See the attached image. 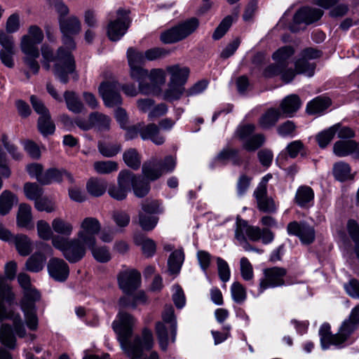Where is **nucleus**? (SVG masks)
<instances>
[{"label":"nucleus","mask_w":359,"mask_h":359,"mask_svg":"<svg viewBox=\"0 0 359 359\" xmlns=\"http://www.w3.org/2000/svg\"><path fill=\"white\" fill-rule=\"evenodd\" d=\"M53 231L63 236H70L74 231L73 224L61 217H55L51 222Z\"/></svg>","instance_id":"473e14b6"},{"label":"nucleus","mask_w":359,"mask_h":359,"mask_svg":"<svg viewBox=\"0 0 359 359\" xmlns=\"http://www.w3.org/2000/svg\"><path fill=\"white\" fill-rule=\"evenodd\" d=\"M107 182L95 178L90 179L86 184L87 191L93 196H102L107 189Z\"/></svg>","instance_id":"a18cd8bd"},{"label":"nucleus","mask_w":359,"mask_h":359,"mask_svg":"<svg viewBox=\"0 0 359 359\" xmlns=\"http://www.w3.org/2000/svg\"><path fill=\"white\" fill-rule=\"evenodd\" d=\"M45 262V256L42 253L36 252L26 262V268L32 272H39L43 269Z\"/></svg>","instance_id":"49530a36"},{"label":"nucleus","mask_w":359,"mask_h":359,"mask_svg":"<svg viewBox=\"0 0 359 359\" xmlns=\"http://www.w3.org/2000/svg\"><path fill=\"white\" fill-rule=\"evenodd\" d=\"M38 129L43 135H51L54 133L55 126L52 121L50 114L41 116L37 123Z\"/></svg>","instance_id":"8fccbe9b"},{"label":"nucleus","mask_w":359,"mask_h":359,"mask_svg":"<svg viewBox=\"0 0 359 359\" xmlns=\"http://www.w3.org/2000/svg\"><path fill=\"white\" fill-rule=\"evenodd\" d=\"M281 116V112L276 109H269L259 118V123L262 128L273 126Z\"/></svg>","instance_id":"a19ab883"},{"label":"nucleus","mask_w":359,"mask_h":359,"mask_svg":"<svg viewBox=\"0 0 359 359\" xmlns=\"http://www.w3.org/2000/svg\"><path fill=\"white\" fill-rule=\"evenodd\" d=\"M265 138L261 135H255L248 138L243 143V148L248 151H254L264 142Z\"/></svg>","instance_id":"0e129e2a"},{"label":"nucleus","mask_w":359,"mask_h":359,"mask_svg":"<svg viewBox=\"0 0 359 359\" xmlns=\"http://www.w3.org/2000/svg\"><path fill=\"white\" fill-rule=\"evenodd\" d=\"M158 222V218L152 215L140 212L138 215V223L144 231H151L155 228Z\"/></svg>","instance_id":"3c124183"},{"label":"nucleus","mask_w":359,"mask_h":359,"mask_svg":"<svg viewBox=\"0 0 359 359\" xmlns=\"http://www.w3.org/2000/svg\"><path fill=\"white\" fill-rule=\"evenodd\" d=\"M127 59L129 66L142 65L146 61L144 53L132 47L127 50Z\"/></svg>","instance_id":"e2e57ef3"},{"label":"nucleus","mask_w":359,"mask_h":359,"mask_svg":"<svg viewBox=\"0 0 359 359\" xmlns=\"http://www.w3.org/2000/svg\"><path fill=\"white\" fill-rule=\"evenodd\" d=\"M92 128H96L99 131H109L111 128V118L106 114L95 111L90 114Z\"/></svg>","instance_id":"c756f323"},{"label":"nucleus","mask_w":359,"mask_h":359,"mask_svg":"<svg viewBox=\"0 0 359 359\" xmlns=\"http://www.w3.org/2000/svg\"><path fill=\"white\" fill-rule=\"evenodd\" d=\"M132 186L134 194L137 197H143L147 195L149 191V184L145 182L140 177H137L134 174V179L130 184Z\"/></svg>","instance_id":"864d4df0"},{"label":"nucleus","mask_w":359,"mask_h":359,"mask_svg":"<svg viewBox=\"0 0 359 359\" xmlns=\"http://www.w3.org/2000/svg\"><path fill=\"white\" fill-rule=\"evenodd\" d=\"M247 238L254 242L258 241L260 239L259 227L249 225L247 221L237 217L235 238L245 251H254L260 253L262 250L253 248L248 242Z\"/></svg>","instance_id":"39448f33"},{"label":"nucleus","mask_w":359,"mask_h":359,"mask_svg":"<svg viewBox=\"0 0 359 359\" xmlns=\"http://www.w3.org/2000/svg\"><path fill=\"white\" fill-rule=\"evenodd\" d=\"M123 159L125 163L134 170H137L141 165V156L136 149H129L124 151Z\"/></svg>","instance_id":"de8ad7c7"},{"label":"nucleus","mask_w":359,"mask_h":359,"mask_svg":"<svg viewBox=\"0 0 359 359\" xmlns=\"http://www.w3.org/2000/svg\"><path fill=\"white\" fill-rule=\"evenodd\" d=\"M59 24L63 34V46L58 48L56 55H54L50 48L43 46L41 49L43 58L42 63L43 67L49 70L50 62H54L53 74L55 78L61 83H67L70 76L74 80L78 79L74 60L71 53L76 47L72 36L80 32L81 24L79 19L74 15L68 18L60 17Z\"/></svg>","instance_id":"f257e3e1"},{"label":"nucleus","mask_w":359,"mask_h":359,"mask_svg":"<svg viewBox=\"0 0 359 359\" xmlns=\"http://www.w3.org/2000/svg\"><path fill=\"white\" fill-rule=\"evenodd\" d=\"M66 179L69 183H74V177L71 173L65 170H59L50 168L43 173V177L40 178V183L42 184H49L53 182H60Z\"/></svg>","instance_id":"aec40b11"},{"label":"nucleus","mask_w":359,"mask_h":359,"mask_svg":"<svg viewBox=\"0 0 359 359\" xmlns=\"http://www.w3.org/2000/svg\"><path fill=\"white\" fill-rule=\"evenodd\" d=\"M34 207L39 211H45L48 213L54 212L56 209L55 202L48 197L39 198L34 203Z\"/></svg>","instance_id":"338daca9"},{"label":"nucleus","mask_w":359,"mask_h":359,"mask_svg":"<svg viewBox=\"0 0 359 359\" xmlns=\"http://www.w3.org/2000/svg\"><path fill=\"white\" fill-rule=\"evenodd\" d=\"M323 14V11L319 8L304 7L295 13L293 20L295 24L309 25L318 20Z\"/></svg>","instance_id":"6ab92c4d"},{"label":"nucleus","mask_w":359,"mask_h":359,"mask_svg":"<svg viewBox=\"0 0 359 359\" xmlns=\"http://www.w3.org/2000/svg\"><path fill=\"white\" fill-rule=\"evenodd\" d=\"M25 196L31 201L36 202L43 195V189L36 183H25L23 187Z\"/></svg>","instance_id":"4d7b16f0"},{"label":"nucleus","mask_w":359,"mask_h":359,"mask_svg":"<svg viewBox=\"0 0 359 359\" xmlns=\"http://www.w3.org/2000/svg\"><path fill=\"white\" fill-rule=\"evenodd\" d=\"M168 327H167L164 323L158 322L156 325V332L158 336V339L159 341L160 346L162 349L165 350L168 342H169V337H168ZM170 334V330H169Z\"/></svg>","instance_id":"052dcab7"},{"label":"nucleus","mask_w":359,"mask_h":359,"mask_svg":"<svg viewBox=\"0 0 359 359\" xmlns=\"http://www.w3.org/2000/svg\"><path fill=\"white\" fill-rule=\"evenodd\" d=\"M14 299L15 296L11 292V287L6 283L4 278H0V321L4 319L12 320L14 332L17 336L23 338L27 334L20 314L12 311H8L3 304L4 301L11 304Z\"/></svg>","instance_id":"7ed1b4c3"},{"label":"nucleus","mask_w":359,"mask_h":359,"mask_svg":"<svg viewBox=\"0 0 359 359\" xmlns=\"http://www.w3.org/2000/svg\"><path fill=\"white\" fill-rule=\"evenodd\" d=\"M134 174L129 170H121L117 177V184H111L108 189L109 195L117 201L124 200L130 191V184Z\"/></svg>","instance_id":"9d476101"},{"label":"nucleus","mask_w":359,"mask_h":359,"mask_svg":"<svg viewBox=\"0 0 359 359\" xmlns=\"http://www.w3.org/2000/svg\"><path fill=\"white\" fill-rule=\"evenodd\" d=\"M121 144L118 143H109L100 141L97 144L99 152L104 157L115 156L121 151Z\"/></svg>","instance_id":"37998d69"},{"label":"nucleus","mask_w":359,"mask_h":359,"mask_svg":"<svg viewBox=\"0 0 359 359\" xmlns=\"http://www.w3.org/2000/svg\"><path fill=\"white\" fill-rule=\"evenodd\" d=\"M314 192L313 189L308 186L299 187L296 192L295 202L300 207H304L313 200Z\"/></svg>","instance_id":"58836bf2"},{"label":"nucleus","mask_w":359,"mask_h":359,"mask_svg":"<svg viewBox=\"0 0 359 359\" xmlns=\"http://www.w3.org/2000/svg\"><path fill=\"white\" fill-rule=\"evenodd\" d=\"M199 26L198 20L192 18L177 26L163 32L161 40L164 43H172L181 41L194 32Z\"/></svg>","instance_id":"423d86ee"},{"label":"nucleus","mask_w":359,"mask_h":359,"mask_svg":"<svg viewBox=\"0 0 359 359\" xmlns=\"http://www.w3.org/2000/svg\"><path fill=\"white\" fill-rule=\"evenodd\" d=\"M36 301H27L22 299L20 305L25 316V325L31 331H36L39 327V318L36 314L35 302Z\"/></svg>","instance_id":"dca6fc26"},{"label":"nucleus","mask_w":359,"mask_h":359,"mask_svg":"<svg viewBox=\"0 0 359 359\" xmlns=\"http://www.w3.org/2000/svg\"><path fill=\"white\" fill-rule=\"evenodd\" d=\"M100 229L101 224L97 218L86 217L80 222L76 236L87 245H93L97 243L96 236Z\"/></svg>","instance_id":"0eeeda50"},{"label":"nucleus","mask_w":359,"mask_h":359,"mask_svg":"<svg viewBox=\"0 0 359 359\" xmlns=\"http://www.w3.org/2000/svg\"><path fill=\"white\" fill-rule=\"evenodd\" d=\"M88 249L91 252L93 257L100 263H107L111 259V254L109 247L93 244L87 245Z\"/></svg>","instance_id":"7c9ffc66"},{"label":"nucleus","mask_w":359,"mask_h":359,"mask_svg":"<svg viewBox=\"0 0 359 359\" xmlns=\"http://www.w3.org/2000/svg\"><path fill=\"white\" fill-rule=\"evenodd\" d=\"M17 224L21 228L33 229L32 208L29 205L20 204L17 213Z\"/></svg>","instance_id":"5701e85b"},{"label":"nucleus","mask_w":359,"mask_h":359,"mask_svg":"<svg viewBox=\"0 0 359 359\" xmlns=\"http://www.w3.org/2000/svg\"><path fill=\"white\" fill-rule=\"evenodd\" d=\"M302 102L297 95L292 94L285 97L281 102L280 107L282 114L286 117H291L301 107Z\"/></svg>","instance_id":"4be33fe9"},{"label":"nucleus","mask_w":359,"mask_h":359,"mask_svg":"<svg viewBox=\"0 0 359 359\" xmlns=\"http://www.w3.org/2000/svg\"><path fill=\"white\" fill-rule=\"evenodd\" d=\"M140 136L142 140L149 139L157 145L162 144L165 141L164 137L159 135L158 127L154 123L149 124L147 126L142 124Z\"/></svg>","instance_id":"a878e982"},{"label":"nucleus","mask_w":359,"mask_h":359,"mask_svg":"<svg viewBox=\"0 0 359 359\" xmlns=\"http://www.w3.org/2000/svg\"><path fill=\"white\" fill-rule=\"evenodd\" d=\"M341 332L340 328L337 334L332 335L330 325L327 323L322 325L319 330V334L323 348L326 349L331 344L338 346L344 342L348 337V335L341 334Z\"/></svg>","instance_id":"a211bd4d"},{"label":"nucleus","mask_w":359,"mask_h":359,"mask_svg":"<svg viewBox=\"0 0 359 359\" xmlns=\"http://www.w3.org/2000/svg\"><path fill=\"white\" fill-rule=\"evenodd\" d=\"M43 39L42 30L36 25L29 27L28 34L21 40V50L26 55L38 57L39 55L37 45Z\"/></svg>","instance_id":"1a4fd4ad"},{"label":"nucleus","mask_w":359,"mask_h":359,"mask_svg":"<svg viewBox=\"0 0 359 359\" xmlns=\"http://www.w3.org/2000/svg\"><path fill=\"white\" fill-rule=\"evenodd\" d=\"M254 196L257 203V207L259 210L265 212H273L276 210L273 200L267 196V191L260 194L258 191H254Z\"/></svg>","instance_id":"2f4dec72"},{"label":"nucleus","mask_w":359,"mask_h":359,"mask_svg":"<svg viewBox=\"0 0 359 359\" xmlns=\"http://www.w3.org/2000/svg\"><path fill=\"white\" fill-rule=\"evenodd\" d=\"M315 68V64L305 58L300 57L295 62V70L297 74H305L310 77L313 75Z\"/></svg>","instance_id":"6e6d98bb"},{"label":"nucleus","mask_w":359,"mask_h":359,"mask_svg":"<svg viewBox=\"0 0 359 359\" xmlns=\"http://www.w3.org/2000/svg\"><path fill=\"white\" fill-rule=\"evenodd\" d=\"M11 241L20 255L26 257L32 251V242L27 236L18 234Z\"/></svg>","instance_id":"c85d7f7f"},{"label":"nucleus","mask_w":359,"mask_h":359,"mask_svg":"<svg viewBox=\"0 0 359 359\" xmlns=\"http://www.w3.org/2000/svg\"><path fill=\"white\" fill-rule=\"evenodd\" d=\"M184 255L182 250H175L169 257L168 261V270L172 274H177L184 262Z\"/></svg>","instance_id":"ea45409f"},{"label":"nucleus","mask_w":359,"mask_h":359,"mask_svg":"<svg viewBox=\"0 0 359 359\" xmlns=\"http://www.w3.org/2000/svg\"><path fill=\"white\" fill-rule=\"evenodd\" d=\"M136 322L131 314L119 311L116 320L112 323L122 351L130 359H159L158 354L155 351L151 352L148 356L144 354L145 351L151 349L154 343L149 330L144 329L141 336L130 339Z\"/></svg>","instance_id":"f03ea898"},{"label":"nucleus","mask_w":359,"mask_h":359,"mask_svg":"<svg viewBox=\"0 0 359 359\" xmlns=\"http://www.w3.org/2000/svg\"><path fill=\"white\" fill-rule=\"evenodd\" d=\"M130 25L128 12L123 9L117 11L116 19L109 22L107 36L111 41H118L127 32Z\"/></svg>","instance_id":"9b49d317"},{"label":"nucleus","mask_w":359,"mask_h":359,"mask_svg":"<svg viewBox=\"0 0 359 359\" xmlns=\"http://www.w3.org/2000/svg\"><path fill=\"white\" fill-rule=\"evenodd\" d=\"M49 276L56 281L63 282L69 276V269L68 264L62 259L53 257L49 259L47 264Z\"/></svg>","instance_id":"4468645a"},{"label":"nucleus","mask_w":359,"mask_h":359,"mask_svg":"<svg viewBox=\"0 0 359 359\" xmlns=\"http://www.w3.org/2000/svg\"><path fill=\"white\" fill-rule=\"evenodd\" d=\"M287 231L289 235L297 236L301 242L305 245L312 243L316 238V231L313 226L304 222L293 221L290 222L287 226Z\"/></svg>","instance_id":"ddd939ff"},{"label":"nucleus","mask_w":359,"mask_h":359,"mask_svg":"<svg viewBox=\"0 0 359 359\" xmlns=\"http://www.w3.org/2000/svg\"><path fill=\"white\" fill-rule=\"evenodd\" d=\"M217 158L219 161L231 160L235 165H238L241 162L239 150L235 149H224L218 154Z\"/></svg>","instance_id":"680f3d73"},{"label":"nucleus","mask_w":359,"mask_h":359,"mask_svg":"<svg viewBox=\"0 0 359 359\" xmlns=\"http://www.w3.org/2000/svg\"><path fill=\"white\" fill-rule=\"evenodd\" d=\"M231 293L233 300L238 303H243L246 299V291L244 287L238 282L231 285Z\"/></svg>","instance_id":"774afa93"},{"label":"nucleus","mask_w":359,"mask_h":359,"mask_svg":"<svg viewBox=\"0 0 359 359\" xmlns=\"http://www.w3.org/2000/svg\"><path fill=\"white\" fill-rule=\"evenodd\" d=\"M333 174L337 180L341 182L353 177L351 173L350 165L344 161L337 162L334 165Z\"/></svg>","instance_id":"c03bdc74"},{"label":"nucleus","mask_w":359,"mask_h":359,"mask_svg":"<svg viewBox=\"0 0 359 359\" xmlns=\"http://www.w3.org/2000/svg\"><path fill=\"white\" fill-rule=\"evenodd\" d=\"M285 66L277 67L273 65L269 66L264 72L266 76H273L280 75L281 79L285 82L289 83L294 78L295 74H297L296 70L292 69H285Z\"/></svg>","instance_id":"bb28decb"},{"label":"nucleus","mask_w":359,"mask_h":359,"mask_svg":"<svg viewBox=\"0 0 359 359\" xmlns=\"http://www.w3.org/2000/svg\"><path fill=\"white\" fill-rule=\"evenodd\" d=\"M53 246L62 252L65 258L71 263L81 260L86 253L87 245L79 241L76 236L67 239L63 236H55L51 241Z\"/></svg>","instance_id":"20e7f679"},{"label":"nucleus","mask_w":359,"mask_h":359,"mask_svg":"<svg viewBox=\"0 0 359 359\" xmlns=\"http://www.w3.org/2000/svg\"><path fill=\"white\" fill-rule=\"evenodd\" d=\"M18 280L24 290V297L22 299H27V301H39L40 294L35 289L32 288L30 278L28 275L21 273L18 276Z\"/></svg>","instance_id":"b1692460"},{"label":"nucleus","mask_w":359,"mask_h":359,"mask_svg":"<svg viewBox=\"0 0 359 359\" xmlns=\"http://www.w3.org/2000/svg\"><path fill=\"white\" fill-rule=\"evenodd\" d=\"M130 76L139 81L140 92L143 94H149L151 93V88L149 86L145 85L143 80L149 76L148 71L143 69L141 65L129 66Z\"/></svg>","instance_id":"393cba45"},{"label":"nucleus","mask_w":359,"mask_h":359,"mask_svg":"<svg viewBox=\"0 0 359 359\" xmlns=\"http://www.w3.org/2000/svg\"><path fill=\"white\" fill-rule=\"evenodd\" d=\"M118 285L126 294H130L140 284V274L135 270L124 271L118 275Z\"/></svg>","instance_id":"2eb2a0df"},{"label":"nucleus","mask_w":359,"mask_h":359,"mask_svg":"<svg viewBox=\"0 0 359 359\" xmlns=\"http://www.w3.org/2000/svg\"><path fill=\"white\" fill-rule=\"evenodd\" d=\"M142 174L146 179L154 181L159 178L163 174V171L156 159H152L143 164Z\"/></svg>","instance_id":"cd10ccee"},{"label":"nucleus","mask_w":359,"mask_h":359,"mask_svg":"<svg viewBox=\"0 0 359 359\" xmlns=\"http://www.w3.org/2000/svg\"><path fill=\"white\" fill-rule=\"evenodd\" d=\"M17 202L18 198L14 194L8 190L4 191L0 195V215L8 214Z\"/></svg>","instance_id":"f704fd0d"},{"label":"nucleus","mask_w":359,"mask_h":359,"mask_svg":"<svg viewBox=\"0 0 359 359\" xmlns=\"http://www.w3.org/2000/svg\"><path fill=\"white\" fill-rule=\"evenodd\" d=\"M331 104L328 97H318L307 104L306 111L309 114H320Z\"/></svg>","instance_id":"4c0bfd02"},{"label":"nucleus","mask_w":359,"mask_h":359,"mask_svg":"<svg viewBox=\"0 0 359 359\" xmlns=\"http://www.w3.org/2000/svg\"><path fill=\"white\" fill-rule=\"evenodd\" d=\"M166 72L170 76L169 83L172 84L184 85L189 74V69L188 67H181L179 65L168 66Z\"/></svg>","instance_id":"412c9836"},{"label":"nucleus","mask_w":359,"mask_h":359,"mask_svg":"<svg viewBox=\"0 0 359 359\" xmlns=\"http://www.w3.org/2000/svg\"><path fill=\"white\" fill-rule=\"evenodd\" d=\"M337 131V126H331L320 132L316 136V140L321 148L325 147L333 139Z\"/></svg>","instance_id":"bf43d9fd"},{"label":"nucleus","mask_w":359,"mask_h":359,"mask_svg":"<svg viewBox=\"0 0 359 359\" xmlns=\"http://www.w3.org/2000/svg\"><path fill=\"white\" fill-rule=\"evenodd\" d=\"M183 86L168 83V87L164 92V99L170 102L179 100L184 93Z\"/></svg>","instance_id":"5fc2aeb1"},{"label":"nucleus","mask_w":359,"mask_h":359,"mask_svg":"<svg viewBox=\"0 0 359 359\" xmlns=\"http://www.w3.org/2000/svg\"><path fill=\"white\" fill-rule=\"evenodd\" d=\"M294 54V48L290 46H285L278 48L273 55L272 58L276 62L277 67L286 66L288 60Z\"/></svg>","instance_id":"c9c22d12"},{"label":"nucleus","mask_w":359,"mask_h":359,"mask_svg":"<svg viewBox=\"0 0 359 359\" xmlns=\"http://www.w3.org/2000/svg\"><path fill=\"white\" fill-rule=\"evenodd\" d=\"M65 100L68 109L78 114L83 111L84 107L77 95L73 91L67 90L64 93Z\"/></svg>","instance_id":"79ce46f5"},{"label":"nucleus","mask_w":359,"mask_h":359,"mask_svg":"<svg viewBox=\"0 0 359 359\" xmlns=\"http://www.w3.org/2000/svg\"><path fill=\"white\" fill-rule=\"evenodd\" d=\"M162 318L163 322L169 325L171 333V341L174 342L177 334V320L174 314V309L171 305L165 306L162 313Z\"/></svg>","instance_id":"e433bc0d"},{"label":"nucleus","mask_w":359,"mask_h":359,"mask_svg":"<svg viewBox=\"0 0 359 359\" xmlns=\"http://www.w3.org/2000/svg\"><path fill=\"white\" fill-rule=\"evenodd\" d=\"M333 153L339 157L351 155L355 158H359V142L351 140H340L333 145Z\"/></svg>","instance_id":"f3484780"},{"label":"nucleus","mask_w":359,"mask_h":359,"mask_svg":"<svg viewBox=\"0 0 359 359\" xmlns=\"http://www.w3.org/2000/svg\"><path fill=\"white\" fill-rule=\"evenodd\" d=\"M95 172L101 175H108L118 169V163L113 161H95L93 164Z\"/></svg>","instance_id":"09e8293b"},{"label":"nucleus","mask_w":359,"mask_h":359,"mask_svg":"<svg viewBox=\"0 0 359 359\" xmlns=\"http://www.w3.org/2000/svg\"><path fill=\"white\" fill-rule=\"evenodd\" d=\"M0 341L6 346L13 348L15 345V338L12 333L11 326L3 324L0 327Z\"/></svg>","instance_id":"603ef678"},{"label":"nucleus","mask_w":359,"mask_h":359,"mask_svg":"<svg viewBox=\"0 0 359 359\" xmlns=\"http://www.w3.org/2000/svg\"><path fill=\"white\" fill-rule=\"evenodd\" d=\"M233 20L234 18L230 15H228L226 18H224L220 22V24L218 25V27L215 29L212 34V38L215 40H218L221 39L227 32L229 28L231 27Z\"/></svg>","instance_id":"69168bd1"},{"label":"nucleus","mask_w":359,"mask_h":359,"mask_svg":"<svg viewBox=\"0 0 359 359\" xmlns=\"http://www.w3.org/2000/svg\"><path fill=\"white\" fill-rule=\"evenodd\" d=\"M119 90L120 86L114 80L103 81L98 88L99 94L104 104L108 107H113L121 104L122 99Z\"/></svg>","instance_id":"f8f14e48"},{"label":"nucleus","mask_w":359,"mask_h":359,"mask_svg":"<svg viewBox=\"0 0 359 359\" xmlns=\"http://www.w3.org/2000/svg\"><path fill=\"white\" fill-rule=\"evenodd\" d=\"M263 277L259 280V291L263 292L269 288L282 287L285 285L287 270L283 267L273 266L263 271Z\"/></svg>","instance_id":"6e6552de"},{"label":"nucleus","mask_w":359,"mask_h":359,"mask_svg":"<svg viewBox=\"0 0 359 359\" xmlns=\"http://www.w3.org/2000/svg\"><path fill=\"white\" fill-rule=\"evenodd\" d=\"M359 324V305L355 307L348 320H346L341 326V334L348 335L356 329Z\"/></svg>","instance_id":"72a5a7b5"},{"label":"nucleus","mask_w":359,"mask_h":359,"mask_svg":"<svg viewBox=\"0 0 359 359\" xmlns=\"http://www.w3.org/2000/svg\"><path fill=\"white\" fill-rule=\"evenodd\" d=\"M136 244L141 247L143 255L147 257H153L156 250L155 241L149 238H142L136 241Z\"/></svg>","instance_id":"13d9d810"}]
</instances>
